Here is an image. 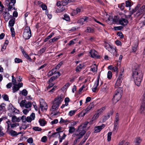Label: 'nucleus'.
Returning a JSON list of instances; mask_svg holds the SVG:
<instances>
[{"label": "nucleus", "mask_w": 145, "mask_h": 145, "mask_svg": "<svg viewBox=\"0 0 145 145\" xmlns=\"http://www.w3.org/2000/svg\"><path fill=\"white\" fill-rule=\"evenodd\" d=\"M142 140V139L140 137L136 138L134 141L135 145H139Z\"/></svg>", "instance_id": "nucleus-15"}, {"label": "nucleus", "mask_w": 145, "mask_h": 145, "mask_svg": "<svg viewBox=\"0 0 145 145\" xmlns=\"http://www.w3.org/2000/svg\"><path fill=\"white\" fill-rule=\"evenodd\" d=\"M27 142L29 143L32 144L33 142V138L32 137L29 138L27 139Z\"/></svg>", "instance_id": "nucleus-51"}, {"label": "nucleus", "mask_w": 145, "mask_h": 145, "mask_svg": "<svg viewBox=\"0 0 145 145\" xmlns=\"http://www.w3.org/2000/svg\"><path fill=\"white\" fill-rule=\"evenodd\" d=\"M63 6H65L67 5L69 3L71 2V0H65L61 1Z\"/></svg>", "instance_id": "nucleus-28"}, {"label": "nucleus", "mask_w": 145, "mask_h": 145, "mask_svg": "<svg viewBox=\"0 0 145 145\" xmlns=\"http://www.w3.org/2000/svg\"><path fill=\"white\" fill-rule=\"evenodd\" d=\"M31 106L32 104L31 102H28L27 103H26L25 107L26 108H29L31 107Z\"/></svg>", "instance_id": "nucleus-33"}, {"label": "nucleus", "mask_w": 145, "mask_h": 145, "mask_svg": "<svg viewBox=\"0 0 145 145\" xmlns=\"http://www.w3.org/2000/svg\"><path fill=\"white\" fill-rule=\"evenodd\" d=\"M91 70L93 72H97V67H93L91 68Z\"/></svg>", "instance_id": "nucleus-63"}, {"label": "nucleus", "mask_w": 145, "mask_h": 145, "mask_svg": "<svg viewBox=\"0 0 145 145\" xmlns=\"http://www.w3.org/2000/svg\"><path fill=\"white\" fill-rule=\"evenodd\" d=\"M90 53L91 57L93 58H99L100 57V55L97 54V52L94 50H90Z\"/></svg>", "instance_id": "nucleus-10"}, {"label": "nucleus", "mask_w": 145, "mask_h": 145, "mask_svg": "<svg viewBox=\"0 0 145 145\" xmlns=\"http://www.w3.org/2000/svg\"><path fill=\"white\" fill-rule=\"evenodd\" d=\"M132 71V76L134 82L137 86H139L142 80L143 74L142 71L138 68L133 69Z\"/></svg>", "instance_id": "nucleus-1"}, {"label": "nucleus", "mask_w": 145, "mask_h": 145, "mask_svg": "<svg viewBox=\"0 0 145 145\" xmlns=\"http://www.w3.org/2000/svg\"><path fill=\"white\" fill-rule=\"evenodd\" d=\"M117 35L119 36L121 38H123L124 37L122 33L120 31L118 32L117 33Z\"/></svg>", "instance_id": "nucleus-49"}, {"label": "nucleus", "mask_w": 145, "mask_h": 145, "mask_svg": "<svg viewBox=\"0 0 145 145\" xmlns=\"http://www.w3.org/2000/svg\"><path fill=\"white\" fill-rule=\"evenodd\" d=\"M104 46L106 49H108L109 48L111 49H112V46H111L108 43L106 42H105L104 43Z\"/></svg>", "instance_id": "nucleus-29"}, {"label": "nucleus", "mask_w": 145, "mask_h": 145, "mask_svg": "<svg viewBox=\"0 0 145 145\" xmlns=\"http://www.w3.org/2000/svg\"><path fill=\"white\" fill-rule=\"evenodd\" d=\"M31 32L29 27L27 26L25 28L23 37L25 39H29L31 36Z\"/></svg>", "instance_id": "nucleus-5"}, {"label": "nucleus", "mask_w": 145, "mask_h": 145, "mask_svg": "<svg viewBox=\"0 0 145 145\" xmlns=\"http://www.w3.org/2000/svg\"><path fill=\"white\" fill-rule=\"evenodd\" d=\"M145 9V5H143L140 7V9L138 10V11L136 13V15L137 16L144 14Z\"/></svg>", "instance_id": "nucleus-8"}, {"label": "nucleus", "mask_w": 145, "mask_h": 145, "mask_svg": "<svg viewBox=\"0 0 145 145\" xmlns=\"http://www.w3.org/2000/svg\"><path fill=\"white\" fill-rule=\"evenodd\" d=\"M3 16L5 20L6 21H8L10 18L9 15H8L5 16V15H3Z\"/></svg>", "instance_id": "nucleus-57"}, {"label": "nucleus", "mask_w": 145, "mask_h": 145, "mask_svg": "<svg viewBox=\"0 0 145 145\" xmlns=\"http://www.w3.org/2000/svg\"><path fill=\"white\" fill-rule=\"evenodd\" d=\"M112 77V73L111 71H109L107 74V77L108 78L110 79Z\"/></svg>", "instance_id": "nucleus-50"}, {"label": "nucleus", "mask_w": 145, "mask_h": 145, "mask_svg": "<svg viewBox=\"0 0 145 145\" xmlns=\"http://www.w3.org/2000/svg\"><path fill=\"white\" fill-rule=\"evenodd\" d=\"M40 7L42 8L43 10H46L47 8V7L46 5L44 4H42L41 5Z\"/></svg>", "instance_id": "nucleus-48"}, {"label": "nucleus", "mask_w": 145, "mask_h": 145, "mask_svg": "<svg viewBox=\"0 0 145 145\" xmlns=\"http://www.w3.org/2000/svg\"><path fill=\"white\" fill-rule=\"evenodd\" d=\"M113 114V112L112 110H110L108 113L107 114V118H109L110 116H112Z\"/></svg>", "instance_id": "nucleus-53"}, {"label": "nucleus", "mask_w": 145, "mask_h": 145, "mask_svg": "<svg viewBox=\"0 0 145 145\" xmlns=\"http://www.w3.org/2000/svg\"><path fill=\"white\" fill-rule=\"evenodd\" d=\"M60 37L59 36H57L54 37L53 39H52V41H53V42H54L55 41H57L58 39H59Z\"/></svg>", "instance_id": "nucleus-62"}, {"label": "nucleus", "mask_w": 145, "mask_h": 145, "mask_svg": "<svg viewBox=\"0 0 145 145\" xmlns=\"http://www.w3.org/2000/svg\"><path fill=\"white\" fill-rule=\"evenodd\" d=\"M29 117H31V118L32 120H34L35 118V114L33 112L32 113Z\"/></svg>", "instance_id": "nucleus-61"}, {"label": "nucleus", "mask_w": 145, "mask_h": 145, "mask_svg": "<svg viewBox=\"0 0 145 145\" xmlns=\"http://www.w3.org/2000/svg\"><path fill=\"white\" fill-rule=\"evenodd\" d=\"M138 9L136 7L134 9H133L132 10L130 11V14H133Z\"/></svg>", "instance_id": "nucleus-55"}, {"label": "nucleus", "mask_w": 145, "mask_h": 145, "mask_svg": "<svg viewBox=\"0 0 145 145\" xmlns=\"http://www.w3.org/2000/svg\"><path fill=\"white\" fill-rule=\"evenodd\" d=\"M14 61L16 63H19L22 62V59L18 58H16L14 59Z\"/></svg>", "instance_id": "nucleus-40"}, {"label": "nucleus", "mask_w": 145, "mask_h": 145, "mask_svg": "<svg viewBox=\"0 0 145 145\" xmlns=\"http://www.w3.org/2000/svg\"><path fill=\"white\" fill-rule=\"evenodd\" d=\"M17 118L15 116H12V122H16V121H17Z\"/></svg>", "instance_id": "nucleus-52"}, {"label": "nucleus", "mask_w": 145, "mask_h": 145, "mask_svg": "<svg viewBox=\"0 0 145 145\" xmlns=\"http://www.w3.org/2000/svg\"><path fill=\"white\" fill-rule=\"evenodd\" d=\"M76 110H71L69 112V115L70 116H72L73 115H74L75 112H76Z\"/></svg>", "instance_id": "nucleus-36"}, {"label": "nucleus", "mask_w": 145, "mask_h": 145, "mask_svg": "<svg viewBox=\"0 0 145 145\" xmlns=\"http://www.w3.org/2000/svg\"><path fill=\"white\" fill-rule=\"evenodd\" d=\"M27 91L26 89H24L22 91V94L25 96H26L27 94Z\"/></svg>", "instance_id": "nucleus-47"}, {"label": "nucleus", "mask_w": 145, "mask_h": 145, "mask_svg": "<svg viewBox=\"0 0 145 145\" xmlns=\"http://www.w3.org/2000/svg\"><path fill=\"white\" fill-rule=\"evenodd\" d=\"M64 98L63 95L61 94L60 96H58L54 100V101L59 102L61 103V100Z\"/></svg>", "instance_id": "nucleus-16"}, {"label": "nucleus", "mask_w": 145, "mask_h": 145, "mask_svg": "<svg viewBox=\"0 0 145 145\" xmlns=\"http://www.w3.org/2000/svg\"><path fill=\"white\" fill-rule=\"evenodd\" d=\"M61 103L59 102H56L55 103H54L53 105L50 109V110L52 112L57 110L58 109V107Z\"/></svg>", "instance_id": "nucleus-7"}, {"label": "nucleus", "mask_w": 145, "mask_h": 145, "mask_svg": "<svg viewBox=\"0 0 145 145\" xmlns=\"http://www.w3.org/2000/svg\"><path fill=\"white\" fill-rule=\"evenodd\" d=\"M125 5V3H123L121 4H119L118 6L119 8H120L121 10H123L124 8Z\"/></svg>", "instance_id": "nucleus-44"}, {"label": "nucleus", "mask_w": 145, "mask_h": 145, "mask_svg": "<svg viewBox=\"0 0 145 145\" xmlns=\"http://www.w3.org/2000/svg\"><path fill=\"white\" fill-rule=\"evenodd\" d=\"M54 35V33L52 32L51 33L50 35L48 36L44 40V42H45L47 41L49 39L51 38Z\"/></svg>", "instance_id": "nucleus-26"}, {"label": "nucleus", "mask_w": 145, "mask_h": 145, "mask_svg": "<svg viewBox=\"0 0 145 145\" xmlns=\"http://www.w3.org/2000/svg\"><path fill=\"white\" fill-rule=\"evenodd\" d=\"M63 19L68 21H69L70 20L69 16L66 14L64 15V17L63 18Z\"/></svg>", "instance_id": "nucleus-34"}, {"label": "nucleus", "mask_w": 145, "mask_h": 145, "mask_svg": "<svg viewBox=\"0 0 145 145\" xmlns=\"http://www.w3.org/2000/svg\"><path fill=\"white\" fill-rule=\"evenodd\" d=\"M124 71V70H123L121 72H120L119 76L117 80L115 85V88H119L118 87L120 86L121 85L122 81L123 79L124 75L123 74V73Z\"/></svg>", "instance_id": "nucleus-6"}, {"label": "nucleus", "mask_w": 145, "mask_h": 145, "mask_svg": "<svg viewBox=\"0 0 145 145\" xmlns=\"http://www.w3.org/2000/svg\"><path fill=\"white\" fill-rule=\"evenodd\" d=\"M15 18H13L10 20L8 23L10 27H12L14 26L15 23Z\"/></svg>", "instance_id": "nucleus-21"}, {"label": "nucleus", "mask_w": 145, "mask_h": 145, "mask_svg": "<svg viewBox=\"0 0 145 145\" xmlns=\"http://www.w3.org/2000/svg\"><path fill=\"white\" fill-rule=\"evenodd\" d=\"M39 122L40 126H44L47 123V122L42 119H40L39 120Z\"/></svg>", "instance_id": "nucleus-18"}, {"label": "nucleus", "mask_w": 145, "mask_h": 145, "mask_svg": "<svg viewBox=\"0 0 145 145\" xmlns=\"http://www.w3.org/2000/svg\"><path fill=\"white\" fill-rule=\"evenodd\" d=\"M40 108L43 111L44 110L46 111L47 109V105L42 99V101H40Z\"/></svg>", "instance_id": "nucleus-9"}, {"label": "nucleus", "mask_w": 145, "mask_h": 145, "mask_svg": "<svg viewBox=\"0 0 145 145\" xmlns=\"http://www.w3.org/2000/svg\"><path fill=\"white\" fill-rule=\"evenodd\" d=\"M70 121H69L67 120H64L62 118H61L60 119V120L59 121V123H64L66 124H67L68 123H69Z\"/></svg>", "instance_id": "nucleus-27"}, {"label": "nucleus", "mask_w": 145, "mask_h": 145, "mask_svg": "<svg viewBox=\"0 0 145 145\" xmlns=\"http://www.w3.org/2000/svg\"><path fill=\"white\" fill-rule=\"evenodd\" d=\"M63 63V61H60L59 64H58L57 65L56 67V69H59L61 66L62 65Z\"/></svg>", "instance_id": "nucleus-43"}, {"label": "nucleus", "mask_w": 145, "mask_h": 145, "mask_svg": "<svg viewBox=\"0 0 145 145\" xmlns=\"http://www.w3.org/2000/svg\"><path fill=\"white\" fill-rule=\"evenodd\" d=\"M83 68V66L81 64H80L76 68V71L77 72H79Z\"/></svg>", "instance_id": "nucleus-31"}, {"label": "nucleus", "mask_w": 145, "mask_h": 145, "mask_svg": "<svg viewBox=\"0 0 145 145\" xmlns=\"http://www.w3.org/2000/svg\"><path fill=\"white\" fill-rule=\"evenodd\" d=\"M89 122H85L84 124V125L83 126H82V125H80L78 127V129H76V130H78V129H79V130L80 129H83V130L84 131H85V133H86V131L84 129V128H85L86 127V126H87V125L88 124Z\"/></svg>", "instance_id": "nucleus-17"}, {"label": "nucleus", "mask_w": 145, "mask_h": 145, "mask_svg": "<svg viewBox=\"0 0 145 145\" xmlns=\"http://www.w3.org/2000/svg\"><path fill=\"white\" fill-rule=\"evenodd\" d=\"M91 133L90 131H88L86 133V134L84 135V138L79 144V145H82L86 141V140L88 139Z\"/></svg>", "instance_id": "nucleus-11"}, {"label": "nucleus", "mask_w": 145, "mask_h": 145, "mask_svg": "<svg viewBox=\"0 0 145 145\" xmlns=\"http://www.w3.org/2000/svg\"><path fill=\"white\" fill-rule=\"evenodd\" d=\"M22 121L23 122H25L26 121V116L24 115L21 118Z\"/></svg>", "instance_id": "nucleus-54"}, {"label": "nucleus", "mask_w": 145, "mask_h": 145, "mask_svg": "<svg viewBox=\"0 0 145 145\" xmlns=\"http://www.w3.org/2000/svg\"><path fill=\"white\" fill-rule=\"evenodd\" d=\"M22 54H23L24 56L28 60H29V61H32V59L30 57H29V56L25 52L22 53Z\"/></svg>", "instance_id": "nucleus-23"}, {"label": "nucleus", "mask_w": 145, "mask_h": 145, "mask_svg": "<svg viewBox=\"0 0 145 145\" xmlns=\"http://www.w3.org/2000/svg\"><path fill=\"white\" fill-rule=\"evenodd\" d=\"M9 134L12 137H16L17 136V132L13 130L10 131Z\"/></svg>", "instance_id": "nucleus-20"}, {"label": "nucleus", "mask_w": 145, "mask_h": 145, "mask_svg": "<svg viewBox=\"0 0 145 145\" xmlns=\"http://www.w3.org/2000/svg\"><path fill=\"white\" fill-rule=\"evenodd\" d=\"M9 0H6L5 3L7 4V6H9L8 9V11H10L13 8V5H10V3H9Z\"/></svg>", "instance_id": "nucleus-19"}, {"label": "nucleus", "mask_w": 145, "mask_h": 145, "mask_svg": "<svg viewBox=\"0 0 145 145\" xmlns=\"http://www.w3.org/2000/svg\"><path fill=\"white\" fill-rule=\"evenodd\" d=\"M123 90L122 88L121 87L118 88L116 90L112 99L113 102L116 103L120 99L122 96Z\"/></svg>", "instance_id": "nucleus-3"}, {"label": "nucleus", "mask_w": 145, "mask_h": 145, "mask_svg": "<svg viewBox=\"0 0 145 145\" xmlns=\"http://www.w3.org/2000/svg\"><path fill=\"white\" fill-rule=\"evenodd\" d=\"M57 89V86H55L52 88L49 91V92L53 93Z\"/></svg>", "instance_id": "nucleus-59"}, {"label": "nucleus", "mask_w": 145, "mask_h": 145, "mask_svg": "<svg viewBox=\"0 0 145 145\" xmlns=\"http://www.w3.org/2000/svg\"><path fill=\"white\" fill-rule=\"evenodd\" d=\"M104 124H102L100 126H95L94 127V131L95 133H98L100 132L101 130L105 127Z\"/></svg>", "instance_id": "nucleus-13"}, {"label": "nucleus", "mask_w": 145, "mask_h": 145, "mask_svg": "<svg viewBox=\"0 0 145 145\" xmlns=\"http://www.w3.org/2000/svg\"><path fill=\"white\" fill-rule=\"evenodd\" d=\"M123 27L122 26H119L117 27H114V29L115 30H120L122 29Z\"/></svg>", "instance_id": "nucleus-45"}, {"label": "nucleus", "mask_w": 145, "mask_h": 145, "mask_svg": "<svg viewBox=\"0 0 145 145\" xmlns=\"http://www.w3.org/2000/svg\"><path fill=\"white\" fill-rule=\"evenodd\" d=\"M2 97L4 100L5 101H8L9 100L8 96L6 94L2 95Z\"/></svg>", "instance_id": "nucleus-39"}, {"label": "nucleus", "mask_w": 145, "mask_h": 145, "mask_svg": "<svg viewBox=\"0 0 145 145\" xmlns=\"http://www.w3.org/2000/svg\"><path fill=\"white\" fill-rule=\"evenodd\" d=\"M137 45L135 44L134 46L132 47V50L133 52H135L137 50Z\"/></svg>", "instance_id": "nucleus-56"}, {"label": "nucleus", "mask_w": 145, "mask_h": 145, "mask_svg": "<svg viewBox=\"0 0 145 145\" xmlns=\"http://www.w3.org/2000/svg\"><path fill=\"white\" fill-rule=\"evenodd\" d=\"M94 31V29L90 27H88L87 29L86 30V32L89 33H93Z\"/></svg>", "instance_id": "nucleus-35"}, {"label": "nucleus", "mask_w": 145, "mask_h": 145, "mask_svg": "<svg viewBox=\"0 0 145 145\" xmlns=\"http://www.w3.org/2000/svg\"><path fill=\"white\" fill-rule=\"evenodd\" d=\"M145 110V99H143L141 105L140 112V113H142L143 111Z\"/></svg>", "instance_id": "nucleus-14"}, {"label": "nucleus", "mask_w": 145, "mask_h": 145, "mask_svg": "<svg viewBox=\"0 0 145 145\" xmlns=\"http://www.w3.org/2000/svg\"><path fill=\"white\" fill-rule=\"evenodd\" d=\"M15 108L13 106L12 104H10L8 106V110L10 112H12L13 110H14Z\"/></svg>", "instance_id": "nucleus-30"}, {"label": "nucleus", "mask_w": 145, "mask_h": 145, "mask_svg": "<svg viewBox=\"0 0 145 145\" xmlns=\"http://www.w3.org/2000/svg\"><path fill=\"white\" fill-rule=\"evenodd\" d=\"M41 141L44 142H45L47 140V137L46 136L43 137L41 138Z\"/></svg>", "instance_id": "nucleus-64"}, {"label": "nucleus", "mask_w": 145, "mask_h": 145, "mask_svg": "<svg viewBox=\"0 0 145 145\" xmlns=\"http://www.w3.org/2000/svg\"><path fill=\"white\" fill-rule=\"evenodd\" d=\"M85 134V132L83 129H78L72 135V137L75 138V139L74 141L73 145L76 144L78 140L82 138Z\"/></svg>", "instance_id": "nucleus-2"}, {"label": "nucleus", "mask_w": 145, "mask_h": 145, "mask_svg": "<svg viewBox=\"0 0 145 145\" xmlns=\"http://www.w3.org/2000/svg\"><path fill=\"white\" fill-rule=\"evenodd\" d=\"M46 50V48L45 47L41 49L38 52V54H40V55L44 53L45 51Z\"/></svg>", "instance_id": "nucleus-32"}, {"label": "nucleus", "mask_w": 145, "mask_h": 145, "mask_svg": "<svg viewBox=\"0 0 145 145\" xmlns=\"http://www.w3.org/2000/svg\"><path fill=\"white\" fill-rule=\"evenodd\" d=\"M100 115V114H96L92 118L90 121V122L92 123L93 121L95 120L99 117V116Z\"/></svg>", "instance_id": "nucleus-24"}, {"label": "nucleus", "mask_w": 145, "mask_h": 145, "mask_svg": "<svg viewBox=\"0 0 145 145\" xmlns=\"http://www.w3.org/2000/svg\"><path fill=\"white\" fill-rule=\"evenodd\" d=\"M10 127L12 128H13L15 127H16L17 126H18L19 125V124L18 123H15L12 124L10 123Z\"/></svg>", "instance_id": "nucleus-42"}, {"label": "nucleus", "mask_w": 145, "mask_h": 145, "mask_svg": "<svg viewBox=\"0 0 145 145\" xmlns=\"http://www.w3.org/2000/svg\"><path fill=\"white\" fill-rule=\"evenodd\" d=\"M69 132L70 133H74L76 131H75V128L73 126H70L69 127Z\"/></svg>", "instance_id": "nucleus-22"}, {"label": "nucleus", "mask_w": 145, "mask_h": 145, "mask_svg": "<svg viewBox=\"0 0 145 145\" xmlns=\"http://www.w3.org/2000/svg\"><path fill=\"white\" fill-rule=\"evenodd\" d=\"M26 103V101L25 100H22L20 103V105L21 107L25 106Z\"/></svg>", "instance_id": "nucleus-37"}, {"label": "nucleus", "mask_w": 145, "mask_h": 145, "mask_svg": "<svg viewBox=\"0 0 145 145\" xmlns=\"http://www.w3.org/2000/svg\"><path fill=\"white\" fill-rule=\"evenodd\" d=\"M112 134V132H109L108 134L107 135V140L108 141H110L111 138V135Z\"/></svg>", "instance_id": "nucleus-38"}, {"label": "nucleus", "mask_w": 145, "mask_h": 145, "mask_svg": "<svg viewBox=\"0 0 145 145\" xmlns=\"http://www.w3.org/2000/svg\"><path fill=\"white\" fill-rule=\"evenodd\" d=\"M14 85V86H13L12 88L13 93L15 92L19 89V88L17 84Z\"/></svg>", "instance_id": "nucleus-25"}, {"label": "nucleus", "mask_w": 145, "mask_h": 145, "mask_svg": "<svg viewBox=\"0 0 145 145\" xmlns=\"http://www.w3.org/2000/svg\"><path fill=\"white\" fill-rule=\"evenodd\" d=\"M33 130L37 131H40L42 130L41 128L38 127H33Z\"/></svg>", "instance_id": "nucleus-41"}, {"label": "nucleus", "mask_w": 145, "mask_h": 145, "mask_svg": "<svg viewBox=\"0 0 145 145\" xmlns=\"http://www.w3.org/2000/svg\"><path fill=\"white\" fill-rule=\"evenodd\" d=\"M125 6L126 7H130L131 4L130 1H126L125 2Z\"/></svg>", "instance_id": "nucleus-58"}, {"label": "nucleus", "mask_w": 145, "mask_h": 145, "mask_svg": "<svg viewBox=\"0 0 145 145\" xmlns=\"http://www.w3.org/2000/svg\"><path fill=\"white\" fill-rule=\"evenodd\" d=\"M119 24L121 25L125 26L127 25L128 23V20L124 18H121L118 20Z\"/></svg>", "instance_id": "nucleus-12"}, {"label": "nucleus", "mask_w": 145, "mask_h": 145, "mask_svg": "<svg viewBox=\"0 0 145 145\" xmlns=\"http://www.w3.org/2000/svg\"><path fill=\"white\" fill-rule=\"evenodd\" d=\"M100 78V75L98 76L97 77V80L96 81L95 83V84L94 86H95L96 87H97V86L99 85V80Z\"/></svg>", "instance_id": "nucleus-46"}, {"label": "nucleus", "mask_w": 145, "mask_h": 145, "mask_svg": "<svg viewBox=\"0 0 145 145\" xmlns=\"http://www.w3.org/2000/svg\"><path fill=\"white\" fill-rule=\"evenodd\" d=\"M65 105L67 106L68 104V102L69 101V99L68 97H66L65 99Z\"/></svg>", "instance_id": "nucleus-60"}, {"label": "nucleus", "mask_w": 145, "mask_h": 145, "mask_svg": "<svg viewBox=\"0 0 145 145\" xmlns=\"http://www.w3.org/2000/svg\"><path fill=\"white\" fill-rule=\"evenodd\" d=\"M115 119L114 121V127L113 132L114 133H116L118 128V124H119V115L118 113L116 114L115 116Z\"/></svg>", "instance_id": "nucleus-4"}]
</instances>
